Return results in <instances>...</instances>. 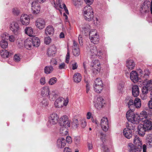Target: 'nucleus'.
I'll return each instance as SVG.
<instances>
[{"instance_id": "bb28decb", "label": "nucleus", "mask_w": 152, "mask_h": 152, "mask_svg": "<svg viewBox=\"0 0 152 152\" xmlns=\"http://www.w3.org/2000/svg\"><path fill=\"white\" fill-rule=\"evenodd\" d=\"M45 31L46 35H52L54 33V29L52 26H48L45 29Z\"/></svg>"}, {"instance_id": "20e7f679", "label": "nucleus", "mask_w": 152, "mask_h": 152, "mask_svg": "<svg viewBox=\"0 0 152 152\" xmlns=\"http://www.w3.org/2000/svg\"><path fill=\"white\" fill-rule=\"evenodd\" d=\"M90 51L91 54V59L93 58V56H94L99 57V58H102V56L103 55V53L101 51V49L100 47L97 48L94 45L91 46Z\"/></svg>"}, {"instance_id": "4be33fe9", "label": "nucleus", "mask_w": 152, "mask_h": 152, "mask_svg": "<svg viewBox=\"0 0 152 152\" xmlns=\"http://www.w3.org/2000/svg\"><path fill=\"white\" fill-rule=\"evenodd\" d=\"M130 78L134 83L137 82L139 80V77L137 72L135 71H132L130 73Z\"/></svg>"}, {"instance_id": "c9c22d12", "label": "nucleus", "mask_w": 152, "mask_h": 152, "mask_svg": "<svg viewBox=\"0 0 152 152\" xmlns=\"http://www.w3.org/2000/svg\"><path fill=\"white\" fill-rule=\"evenodd\" d=\"M90 27V25H87L86 26L82 28V31L83 33H84L85 35L86 36L88 35V34H89V31L90 28L89 27Z\"/></svg>"}, {"instance_id": "7ed1b4c3", "label": "nucleus", "mask_w": 152, "mask_h": 152, "mask_svg": "<svg viewBox=\"0 0 152 152\" xmlns=\"http://www.w3.org/2000/svg\"><path fill=\"white\" fill-rule=\"evenodd\" d=\"M83 11L84 12V18L85 20L88 21H90L92 20L94 17V12L91 6L90 5L85 6Z\"/></svg>"}, {"instance_id": "4c0bfd02", "label": "nucleus", "mask_w": 152, "mask_h": 152, "mask_svg": "<svg viewBox=\"0 0 152 152\" xmlns=\"http://www.w3.org/2000/svg\"><path fill=\"white\" fill-rule=\"evenodd\" d=\"M95 91L97 93H100L103 89V86H94Z\"/></svg>"}, {"instance_id": "9b49d317", "label": "nucleus", "mask_w": 152, "mask_h": 152, "mask_svg": "<svg viewBox=\"0 0 152 152\" xmlns=\"http://www.w3.org/2000/svg\"><path fill=\"white\" fill-rule=\"evenodd\" d=\"M148 115L147 117H148ZM147 117L145 118L144 116H143V119L142 120V121H140L142 122H143V124L142 125L144 126L145 127L146 129L148 131L151 130L152 129V120L151 119H146V118Z\"/></svg>"}, {"instance_id": "412c9836", "label": "nucleus", "mask_w": 152, "mask_h": 152, "mask_svg": "<svg viewBox=\"0 0 152 152\" xmlns=\"http://www.w3.org/2000/svg\"><path fill=\"white\" fill-rule=\"evenodd\" d=\"M135 65L134 61L130 58H129L126 61V65L129 69H133L135 67Z\"/></svg>"}, {"instance_id": "f704fd0d", "label": "nucleus", "mask_w": 152, "mask_h": 152, "mask_svg": "<svg viewBox=\"0 0 152 152\" xmlns=\"http://www.w3.org/2000/svg\"><path fill=\"white\" fill-rule=\"evenodd\" d=\"M53 70V66H48L45 67L44 68V72L47 74L51 73Z\"/></svg>"}, {"instance_id": "a211bd4d", "label": "nucleus", "mask_w": 152, "mask_h": 152, "mask_svg": "<svg viewBox=\"0 0 152 152\" xmlns=\"http://www.w3.org/2000/svg\"><path fill=\"white\" fill-rule=\"evenodd\" d=\"M56 52V47L54 45L50 46L47 50V54L49 57L54 56Z\"/></svg>"}, {"instance_id": "e2e57ef3", "label": "nucleus", "mask_w": 152, "mask_h": 152, "mask_svg": "<svg viewBox=\"0 0 152 152\" xmlns=\"http://www.w3.org/2000/svg\"><path fill=\"white\" fill-rule=\"evenodd\" d=\"M40 83L41 85H43L45 83V77L41 78L40 80Z\"/></svg>"}, {"instance_id": "4d7b16f0", "label": "nucleus", "mask_w": 152, "mask_h": 152, "mask_svg": "<svg viewBox=\"0 0 152 152\" xmlns=\"http://www.w3.org/2000/svg\"><path fill=\"white\" fill-rule=\"evenodd\" d=\"M145 8L144 7L143 5L142 4V5L141 6V8L140 9V11L141 13H146L147 12V11Z\"/></svg>"}, {"instance_id": "052dcab7", "label": "nucleus", "mask_w": 152, "mask_h": 152, "mask_svg": "<svg viewBox=\"0 0 152 152\" xmlns=\"http://www.w3.org/2000/svg\"><path fill=\"white\" fill-rule=\"evenodd\" d=\"M14 60L15 62H18L20 61V58L19 56L15 54L14 57Z\"/></svg>"}, {"instance_id": "6ab92c4d", "label": "nucleus", "mask_w": 152, "mask_h": 152, "mask_svg": "<svg viewBox=\"0 0 152 152\" xmlns=\"http://www.w3.org/2000/svg\"><path fill=\"white\" fill-rule=\"evenodd\" d=\"M148 131L142 124H139L137 126V131L138 134L141 136H143L146 131Z\"/></svg>"}, {"instance_id": "13d9d810", "label": "nucleus", "mask_w": 152, "mask_h": 152, "mask_svg": "<svg viewBox=\"0 0 152 152\" xmlns=\"http://www.w3.org/2000/svg\"><path fill=\"white\" fill-rule=\"evenodd\" d=\"M81 126L82 128H84L86 126V123L84 120L81 121Z\"/></svg>"}, {"instance_id": "cd10ccee", "label": "nucleus", "mask_w": 152, "mask_h": 152, "mask_svg": "<svg viewBox=\"0 0 152 152\" xmlns=\"http://www.w3.org/2000/svg\"><path fill=\"white\" fill-rule=\"evenodd\" d=\"M30 40L33 43V46L36 47H38L40 44V40L38 37L35 36L31 38Z\"/></svg>"}, {"instance_id": "a878e982", "label": "nucleus", "mask_w": 152, "mask_h": 152, "mask_svg": "<svg viewBox=\"0 0 152 152\" xmlns=\"http://www.w3.org/2000/svg\"><path fill=\"white\" fill-rule=\"evenodd\" d=\"M50 93V90L48 87H43L41 91V95L42 96L48 97Z\"/></svg>"}, {"instance_id": "a18cd8bd", "label": "nucleus", "mask_w": 152, "mask_h": 152, "mask_svg": "<svg viewBox=\"0 0 152 152\" xmlns=\"http://www.w3.org/2000/svg\"><path fill=\"white\" fill-rule=\"evenodd\" d=\"M73 55L75 56H78L80 54V51L79 48H75L73 50Z\"/></svg>"}, {"instance_id": "423d86ee", "label": "nucleus", "mask_w": 152, "mask_h": 152, "mask_svg": "<svg viewBox=\"0 0 152 152\" xmlns=\"http://www.w3.org/2000/svg\"><path fill=\"white\" fill-rule=\"evenodd\" d=\"M145 86L142 87V92L143 94L146 95L148 93V90L151 91V97L152 98V80L147 81L146 83H145L144 85Z\"/></svg>"}, {"instance_id": "f257e3e1", "label": "nucleus", "mask_w": 152, "mask_h": 152, "mask_svg": "<svg viewBox=\"0 0 152 152\" xmlns=\"http://www.w3.org/2000/svg\"><path fill=\"white\" fill-rule=\"evenodd\" d=\"M134 111L130 110L128 111L126 114V117L128 120L129 122L135 124H139L140 121H142L143 119V116L145 118L147 117L148 115H151L152 112L150 110L146 111H143L140 113V115L139 116L137 114L133 113Z\"/></svg>"}, {"instance_id": "864d4df0", "label": "nucleus", "mask_w": 152, "mask_h": 152, "mask_svg": "<svg viewBox=\"0 0 152 152\" xmlns=\"http://www.w3.org/2000/svg\"><path fill=\"white\" fill-rule=\"evenodd\" d=\"M101 146L103 148L104 152H109L110 150L109 148L106 146H105L103 144H101Z\"/></svg>"}, {"instance_id": "dca6fc26", "label": "nucleus", "mask_w": 152, "mask_h": 152, "mask_svg": "<svg viewBox=\"0 0 152 152\" xmlns=\"http://www.w3.org/2000/svg\"><path fill=\"white\" fill-rule=\"evenodd\" d=\"M45 20L42 18H38L36 21L35 25L37 28L42 29L45 27Z\"/></svg>"}, {"instance_id": "473e14b6", "label": "nucleus", "mask_w": 152, "mask_h": 152, "mask_svg": "<svg viewBox=\"0 0 152 152\" xmlns=\"http://www.w3.org/2000/svg\"><path fill=\"white\" fill-rule=\"evenodd\" d=\"M81 76L79 73H76L73 76L74 81L77 83L80 82L81 80Z\"/></svg>"}, {"instance_id": "49530a36", "label": "nucleus", "mask_w": 152, "mask_h": 152, "mask_svg": "<svg viewBox=\"0 0 152 152\" xmlns=\"http://www.w3.org/2000/svg\"><path fill=\"white\" fill-rule=\"evenodd\" d=\"M57 80V78L56 77H53L49 80L48 83L49 84L53 85L56 82Z\"/></svg>"}, {"instance_id": "de8ad7c7", "label": "nucleus", "mask_w": 152, "mask_h": 152, "mask_svg": "<svg viewBox=\"0 0 152 152\" xmlns=\"http://www.w3.org/2000/svg\"><path fill=\"white\" fill-rule=\"evenodd\" d=\"M42 100L40 103V105L42 107H45L48 105V102L46 99L42 98Z\"/></svg>"}, {"instance_id": "2f4dec72", "label": "nucleus", "mask_w": 152, "mask_h": 152, "mask_svg": "<svg viewBox=\"0 0 152 152\" xmlns=\"http://www.w3.org/2000/svg\"><path fill=\"white\" fill-rule=\"evenodd\" d=\"M146 144L150 147L152 146V134H148L146 139Z\"/></svg>"}, {"instance_id": "338daca9", "label": "nucleus", "mask_w": 152, "mask_h": 152, "mask_svg": "<svg viewBox=\"0 0 152 152\" xmlns=\"http://www.w3.org/2000/svg\"><path fill=\"white\" fill-rule=\"evenodd\" d=\"M82 3L81 0H77V1L75 2V5L78 6L79 5H80Z\"/></svg>"}, {"instance_id": "9d476101", "label": "nucleus", "mask_w": 152, "mask_h": 152, "mask_svg": "<svg viewBox=\"0 0 152 152\" xmlns=\"http://www.w3.org/2000/svg\"><path fill=\"white\" fill-rule=\"evenodd\" d=\"M31 10L33 14L36 15L39 13L40 7L39 4L36 1H34L31 4Z\"/></svg>"}, {"instance_id": "680f3d73", "label": "nucleus", "mask_w": 152, "mask_h": 152, "mask_svg": "<svg viewBox=\"0 0 152 152\" xmlns=\"http://www.w3.org/2000/svg\"><path fill=\"white\" fill-rule=\"evenodd\" d=\"M74 141L75 144L78 145L79 144L80 141V138L78 137H75L74 139Z\"/></svg>"}, {"instance_id": "7c9ffc66", "label": "nucleus", "mask_w": 152, "mask_h": 152, "mask_svg": "<svg viewBox=\"0 0 152 152\" xmlns=\"http://www.w3.org/2000/svg\"><path fill=\"white\" fill-rule=\"evenodd\" d=\"M141 99L139 98L136 97L134 101V109L135 108H140L141 106Z\"/></svg>"}, {"instance_id": "c756f323", "label": "nucleus", "mask_w": 152, "mask_h": 152, "mask_svg": "<svg viewBox=\"0 0 152 152\" xmlns=\"http://www.w3.org/2000/svg\"><path fill=\"white\" fill-rule=\"evenodd\" d=\"M64 100L62 97H59L56 99L54 103V105L56 107L60 108L62 106V101Z\"/></svg>"}, {"instance_id": "79ce46f5", "label": "nucleus", "mask_w": 152, "mask_h": 152, "mask_svg": "<svg viewBox=\"0 0 152 152\" xmlns=\"http://www.w3.org/2000/svg\"><path fill=\"white\" fill-rule=\"evenodd\" d=\"M134 124H135L134 123H132L131 122L127 123L126 125V128H128L131 131L133 130L134 129L135 127V126H134L133 125Z\"/></svg>"}, {"instance_id": "c85d7f7f", "label": "nucleus", "mask_w": 152, "mask_h": 152, "mask_svg": "<svg viewBox=\"0 0 152 152\" xmlns=\"http://www.w3.org/2000/svg\"><path fill=\"white\" fill-rule=\"evenodd\" d=\"M30 39L31 38L27 39L25 42V47L28 49H31L32 45L33 46V43L31 41V40H30Z\"/></svg>"}, {"instance_id": "0e129e2a", "label": "nucleus", "mask_w": 152, "mask_h": 152, "mask_svg": "<svg viewBox=\"0 0 152 152\" xmlns=\"http://www.w3.org/2000/svg\"><path fill=\"white\" fill-rule=\"evenodd\" d=\"M65 64L64 63H62L59 65L58 68L60 69H64L65 67Z\"/></svg>"}, {"instance_id": "ddd939ff", "label": "nucleus", "mask_w": 152, "mask_h": 152, "mask_svg": "<svg viewBox=\"0 0 152 152\" xmlns=\"http://www.w3.org/2000/svg\"><path fill=\"white\" fill-rule=\"evenodd\" d=\"M100 125L102 130L107 132L108 129V121L107 118L103 117L101 120Z\"/></svg>"}, {"instance_id": "603ef678", "label": "nucleus", "mask_w": 152, "mask_h": 152, "mask_svg": "<svg viewBox=\"0 0 152 152\" xmlns=\"http://www.w3.org/2000/svg\"><path fill=\"white\" fill-rule=\"evenodd\" d=\"M100 136L101 139L103 143V144L104 142L105 141V138L106 137V134H103V133L101 132H100Z\"/></svg>"}, {"instance_id": "5701e85b", "label": "nucleus", "mask_w": 152, "mask_h": 152, "mask_svg": "<svg viewBox=\"0 0 152 152\" xmlns=\"http://www.w3.org/2000/svg\"><path fill=\"white\" fill-rule=\"evenodd\" d=\"M0 55L1 57L4 58H8L10 56L13 55L12 53L9 52L5 49H2L1 51Z\"/></svg>"}, {"instance_id": "774afa93", "label": "nucleus", "mask_w": 152, "mask_h": 152, "mask_svg": "<svg viewBox=\"0 0 152 152\" xmlns=\"http://www.w3.org/2000/svg\"><path fill=\"white\" fill-rule=\"evenodd\" d=\"M66 141L68 143H69L71 142V138L69 136H67L66 138Z\"/></svg>"}, {"instance_id": "6e6d98bb", "label": "nucleus", "mask_w": 152, "mask_h": 152, "mask_svg": "<svg viewBox=\"0 0 152 152\" xmlns=\"http://www.w3.org/2000/svg\"><path fill=\"white\" fill-rule=\"evenodd\" d=\"M13 14L16 15H19L20 13V10L17 9H13L12 10Z\"/></svg>"}, {"instance_id": "0eeeda50", "label": "nucleus", "mask_w": 152, "mask_h": 152, "mask_svg": "<svg viewBox=\"0 0 152 152\" xmlns=\"http://www.w3.org/2000/svg\"><path fill=\"white\" fill-rule=\"evenodd\" d=\"M59 117L57 114L53 113L51 114L49 118V120L47 123V125L50 127L52 125H55L58 122Z\"/></svg>"}, {"instance_id": "f3484780", "label": "nucleus", "mask_w": 152, "mask_h": 152, "mask_svg": "<svg viewBox=\"0 0 152 152\" xmlns=\"http://www.w3.org/2000/svg\"><path fill=\"white\" fill-rule=\"evenodd\" d=\"M20 21L21 23L24 25H28L30 22V19L28 15L24 14L21 15L20 17Z\"/></svg>"}, {"instance_id": "f8f14e48", "label": "nucleus", "mask_w": 152, "mask_h": 152, "mask_svg": "<svg viewBox=\"0 0 152 152\" xmlns=\"http://www.w3.org/2000/svg\"><path fill=\"white\" fill-rule=\"evenodd\" d=\"M125 103L126 104V106L129 109V110L131 111H134V101L132 98L127 96L126 98Z\"/></svg>"}, {"instance_id": "37998d69", "label": "nucleus", "mask_w": 152, "mask_h": 152, "mask_svg": "<svg viewBox=\"0 0 152 152\" xmlns=\"http://www.w3.org/2000/svg\"><path fill=\"white\" fill-rule=\"evenodd\" d=\"M61 1L60 0H56V3L54 1V7L56 9H58V6L60 8L62 9V7H61Z\"/></svg>"}, {"instance_id": "3c124183", "label": "nucleus", "mask_w": 152, "mask_h": 152, "mask_svg": "<svg viewBox=\"0 0 152 152\" xmlns=\"http://www.w3.org/2000/svg\"><path fill=\"white\" fill-rule=\"evenodd\" d=\"M70 57L69 52L68 48L67 53L66 56V62L67 64L69 63Z\"/></svg>"}, {"instance_id": "6e6552de", "label": "nucleus", "mask_w": 152, "mask_h": 152, "mask_svg": "<svg viewBox=\"0 0 152 152\" xmlns=\"http://www.w3.org/2000/svg\"><path fill=\"white\" fill-rule=\"evenodd\" d=\"M89 38L91 42L94 44H97L99 42V36L95 32V31H91L89 33Z\"/></svg>"}, {"instance_id": "39448f33", "label": "nucleus", "mask_w": 152, "mask_h": 152, "mask_svg": "<svg viewBox=\"0 0 152 152\" xmlns=\"http://www.w3.org/2000/svg\"><path fill=\"white\" fill-rule=\"evenodd\" d=\"M58 123L61 127L67 128L70 126V122L66 115H64L61 117L58 121Z\"/></svg>"}, {"instance_id": "a19ab883", "label": "nucleus", "mask_w": 152, "mask_h": 152, "mask_svg": "<svg viewBox=\"0 0 152 152\" xmlns=\"http://www.w3.org/2000/svg\"><path fill=\"white\" fill-rule=\"evenodd\" d=\"M72 120L73 122L71 123L72 125L74 128L76 129L79 125L78 120L77 119L74 118Z\"/></svg>"}, {"instance_id": "aec40b11", "label": "nucleus", "mask_w": 152, "mask_h": 152, "mask_svg": "<svg viewBox=\"0 0 152 152\" xmlns=\"http://www.w3.org/2000/svg\"><path fill=\"white\" fill-rule=\"evenodd\" d=\"M66 140L61 137L58 139L57 142V146L58 148H63L66 145Z\"/></svg>"}, {"instance_id": "1a4fd4ad", "label": "nucleus", "mask_w": 152, "mask_h": 152, "mask_svg": "<svg viewBox=\"0 0 152 152\" xmlns=\"http://www.w3.org/2000/svg\"><path fill=\"white\" fill-rule=\"evenodd\" d=\"M94 103V107L98 110L102 108L105 103L104 99L101 96L97 97Z\"/></svg>"}, {"instance_id": "f03ea898", "label": "nucleus", "mask_w": 152, "mask_h": 152, "mask_svg": "<svg viewBox=\"0 0 152 152\" xmlns=\"http://www.w3.org/2000/svg\"><path fill=\"white\" fill-rule=\"evenodd\" d=\"M133 142L135 146L132 143H129L128 146L130 147L129 152H140L142 150V143L140 139L137 136L134 139Z\"/></svg>"}, {"instance_id": "58836bf2", "label": "nucleus", "mask_w": 152, "mask_h": 152, "mask_svg": "<svg viewBox=\"0 0 152 152\" xmlns=\"http://www.w3.org/2000/svg\"><path fill=\"white\" fill-rule=\"evenodd\" d=\"M92 68L93 72L94 74H97V72H99L100 70V66H98L96 65H91Z\"/></svg>"}, {"instance_id": "69168bd1", "label": "nucleus", "mask_w": 152, "mask_h": 152, "mask_svg": "<svg viewBox=\"0 0 152 152\" xmlns=\"http://www.w3.org/2000/svg\"><path fill=\"white\" fill-rule=\"evenodd\" d=\"M86 3L88 5L91 4L93 2L94 0H84Z\"/></svg>"}, {"instance_id": "5fc2aeb1", "label": "nucleus", "mask_w": 152, "mask_h": 152, "mask_svg": "<svg viewBox=\"0 0 152 152\" xmlns=\"http://www.w3.org/2000/svg\"><path fill=\"white\" fill-rule=\"evenodd\" d=\"M45 43L46 45H48L51 42V39L49 37H46L44 39Z\"/></svg>"}, {"instance_id": "09e8293b", "label": "nucleus", "mask_w": 152, "mask_h": 152, "mask_svg": "<svg viewBox=\"0 0 152 152\" xmlns=\"http://www.w3.org/2000/svg\"><path fill=\"white\" fill-rule=\"evenodd\" d=\"M149 3V2H148L147 1H145L142 4L144 7L145 8V9L147 10V12L148 11L149 7L150 6Z\"/></svg>"}, {"instance_id": "b1692460", "label": "nucleus", "mask_w": 152, "mask_h": 152, "mask_svg": "<svg viewBox=\"0 0 152 152\" xmlns=\"http://www.w3.org/2000/svg\"><path fill=\"white\" fill-rule=\"evenodd\" d=\"M123 134L124 136L127 139H129L132 136V131L129 130L128 128L124 129L123 132Z\"/></svg>"}, {"instance_id": "72a5a7b5", "label": "nucleus", "mask_w": 152, "mask_h": 152, "mask_svg": "<svg viewBox=\"0 0 152 152\" xmlns=\"http://www.w3.org/2000/svg\"><path fill=\"white\" fill-rule=\"evenodd\" d=\"M25 33L29 36L31 37L33 33V29L31 27H26L25 29Z\"/></svg>"}, {"instance_id": "ea45409f", "label": "nucleus", "mask_w": 152, "mask_h": 152, "mask_svg": "<svg viewBox=\"0 0 152 152\" xmlns=\"http://www.w3.org/2000/svg\"><path fill=\"white\" fill-rule=\"evenodd\" d=\"M67 128H65V127H61L60 130V133L62 135H66L68 132Z\"/></svg>"}, {"instance_id": "2eb2a0df", "label": "nucleus", "mask_w": 152, "mask_h": 152, "mask_svg": "<svg viewBox=\"0 0 152 152\" xmlns=\"http://www.w3.org/2000/svg\"><path fill=\"white\" fill-rule=\"evenodd\" d=\"M10 30L15 34H18L20 29L18 24L15 22H12L10 24Z\"/></svg>"}, {"instance_id": "c03bdc74", "label": "nucleus", "mask_w": 152, "mask_h": 152, "mask_svg": "<svg viewBox=\"0 0 152 152\" xmlns=\"http://www.w3.org/2000/svg\"><path fill=\"white\" fill-rule=\"evenodd\" d=\"M103 86L102 80L99 78H97L94 81V86Z\"/></svg>"}, {"instance_id": "393cba45", "label": "nucleus", "mask_w": 152, "mask_h": 152, "mask_svg": "<svg viewBox=\"0 0 152 152\" xmlns=\"http://www.w3.org/2000/svg\"><path fill=\"white\" fill-rule=\"evenodd\" d=\"M140 91L138 86L137 85L133 86L132 88V95L135 97H137L139 94Z\"/></svg>"}, {"instance_id": "e433bc0d", "label": "nucleus", "mask_w": 152, "mask_h": 152, "mask_svg": "<svg viewBox=\"0 0 152 152\" xmlns=\"http://www.w3.org/2000/svg\"><path fill=\"white\" fill-rule=\"evenodd\" d=\"M57 96H58L57 94H56L55 92L52 91L51 93H50L48 97L49 98L50 100L53 101L56 99Z\"/></svg>"}, {"instance_id": "bf43d9fd", "label": "nucleus", "mask_w": 152, "mask_h": 152, "mask_svg": "<svg viewBox=\"0 0 152 152\" xmlns=\"http://www.w3.org/2000/svg\"><path fill=\"white\" fill-rule=\"evenodd\" d=\"M50 63L52 65H56L57 64V61L56 59L52 58L50 60Z\"/></svg>"}, {"instance_id": "8fccbe9b", "label": "nucleus", "mask_w": 152, "mask_h": 152, "mask_svg": "<svg viewBox=\"0 0 152 152\" xmlns=\"http://www.w3.org/2000/svg\"><path fill=\"white\" fill-rule=\"evenodd\" d=\"M92 64L91 65H96L98 66H100V62L98 60H94L93 59L92 60Z\"/></svg>"}, {"instance_id": "4468645a", "label": "nucleus", "mask_w": 152, "mask_h": 152, "mask_svg": "<svg viewBox=\"0 0 152 152\" xmlns=\"http://www.w3.org/2000/svg\"><path fill=\"white\" fill-rule=\"evenodd\" d=\"M7 35H8V34L7 33H5L1 36V37L2 38V40L0 42V45L2 48L4 49L7 48L8 45L6 40L7 39L8 37V36L7 37Z\"/></svg>"}]
</instances>
